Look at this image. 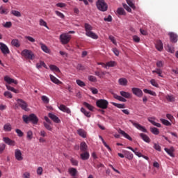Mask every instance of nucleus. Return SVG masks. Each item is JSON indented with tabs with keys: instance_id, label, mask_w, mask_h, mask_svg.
Here are the masks:
<instances>
[{
	"instance_id": "1",
	"label": "nucleus",
	"mask_w": 178,
	"mask_h": 178,
	"mask_svg": "<svg viewBox=\"0 0 178 178\" xmlns=\"http://www.w3.org/2000/svg\"><path fill=\"white\" fill-rule=\"evenodd\" d=\"M84 29L86 31V35L87 37H90V38H92L93 40H98V36L95 33L92 32V26L88 23L84 24Z\"/></svg>"
},
{
	"instance_id": "2",
	"label": "nucleus",
	"mask_w": 178,
	"mask_h": 178,
	"mask_svg": "<svg viewBox=\"0 0 178 178\" xmlns=\"http://www.w3.org/2000/svg\"><path fill=\"white\" fill-rule=\"evenodd\" d=\"M22 119L24 122V123L29 124V122H31L33 124H37L38 123V118H37V115L35 114H31L29 115H24L22 116Z\"/></svg>"
},
{
	"instance_id": "3",
	"label": "nucleus",
	"mask_w": 178,
	"mask_h": 178,
	"mask_svg": "<svg viewBox=\"0 0 178 178\" xmlns=\"http://www.w3.org/2000/svg\"><path fill=\"white\" fill-rule=\"evenodd\" d=\"M22 56L25 58V59L29 60H33V59H35V55L31 50L29 49H24L21 52Z\"/></svg>"
},
{
	"instance_id": "4",
	"label": "nucleus",
	"mask_w": 178,
	"mask_h": 178,
	"mask_svg": "<svg viewBox=\"0 0 178 178\" xmlns=\"http://www.w3.org/2000/svg\"><path fill=\"white\" fill-rule=\"evenodd\" d=\"M96 6L100 12H106L108 10V4L105 2V0H97Z\"/></svg>"
},
{
	"instance_id": "5",
	"label": "nucleus",
	"mask_w": 178,
	"mask_h": 178,
	"mask_svg": "<svg viewBox=\"0 0 178 178\" xmlns=\"http://www.w3.org/2000/svg\"><path fill=\"white\" fill-rule=\"evenodd\" d=\"M59 40L63 45H66L70 42V40H72V35L67 33H62L60 35Z\"/></svg>"
},
{
	"instance_id": "6",
	"label": "nucleus",
	"mask_w": 178,
	"mask_h": 178,
	"mask_svg": "<svg viewBox=\"0 0 178 178\" xmlns=\"http://www.w3.org/2000/svg\"><path fill=\"white\" fill-rule=\"evenodd\" d=\"M96 105L98 108L101 109H107L108 105H109V102L105 99H99L96 102Z\"/></svg>"
},
{
	"instance_id": "7",
	"label": "nucleus",
	"mask_w": 178,
	"mask_h": 178,
	"mask_svg": "<svg viewBox=\"0 0 178 178\" xmlns=\"http://www.w3.org/2000/svg\"><path fill=\"white\" fill-rule=\"evenodd\" d=\"M130 123L136 127V129H138V130H140V131H143V133H147V129H145V127L143 125L134 122L133 120H129Z\"/></svg>"
},
{
	"instance_id": "8",
	"label": "nucleus",
	"mask_w": 178,
	"mask_h": 178,
	"mask_svg": "<svg viewBox=\"0 0 178 178\" xmlns=\"http://www.w3.org/2000/svg\"><path fill=\"white\" fill-rule=\"evenodd\" d=\"M17 102L19 106H20V108H22L23 111H25L26 112H29V108H27L28 106L27 102H26L22 99H17Z\"/></svg>"
},
{
	"instance_id": "9",
	"label": "nucleus",
	"mask_w": 178,
	"mask_h": 178,
	"mask_svg": "<svg viewBox=\"0 0 178 178\" xmlns=\"http://www.w3.org/2000/svg\"><path fill=\"white\" fill-rule=\"evenodd\" d=\"M0 49L3 54V55H8V54H10V51L9 50V48L5 43L0 42Z\"/></svg>"
},
{
	"instance_id": "10",
	"label": "nucleus",
	"mask_w": 178,
	"mask_h": 178,
	"mask_svg": "<svg viewBox=\"0 0 178 178\" xmlns=\"http://www.w3.org/2000/svg\"><path fill=\"white\" fill-rule=\"evenodd\" d=\"M131 90L133 94L134 95H136V97H138L139 98H141V97H143V90H141V89L138 88H133Z\"/></svg>"
},
{
	"instance_id": "11",
	"label": "nucleus",
	"mask_w": 178,
	"mask_h": 178,
	"mask_svg": "<svg viewBox=\"0 0 178 178\" xmlns=\"http://www.w3.org/2000/svg\"><path fill=\"white\" fill-rule=\"evenodd\" d=\"M3 141L7 144L8 145H10L11 147H15L16 145V142L15 140H12L10 138L8 137H3Z\"/></svg>"
},
{
	"instance_id": "12",
	"label": "nucleus",
	"mask_w": 178,
	"mask_h": 178,
	"mask_svg": "<svg viewBox=\"0 0 178 178\" xmlns=\"http://www.w3.org/2000/svg\"><path fill=\"white\" fill-rule=\"evenodd\" d=\"M15 156L17 161H23V156H22V151L19 149H16L15 151Z\"/></svg>"
},
{
	"instance_id": "13",
	"label": "nucleus",
	"mask_w": 178,
	"mask_h": 178,
	"mask_svg": "<svg viewBox=\"0 0 178 178\" xmlns=\"http://www.w3.org/2000/svg\"><path fill=\"white\" fill-rule=\"evenodd\" d=\"M4 81H6V83H7L8 84H12V83H13V84L17 85L18 83L17 80H15L10 78L9 76H4Z\"/></svg>"
},
{
	"instance_id": "14",
	"label": "nucleus",
	"mask_w": 178,
	"mask_h": 178,
	"mask_svg": "<svg viewBox=\"0 0 178 178\" xmlns=\"http://www.w3.org/2000/svg\"><path fill=\"white\" fill-rule=\"evenodd\" d=\"M48 116L50 119H51V120H53V122H54V123H60V120L59 118H58V116L55 115L54 113H49Z\"/></svg>"
},
{
	"instance_id": "15",
	"label": "nucleus",
	"mask_w": 178,
	"mask_h": 178,
	"mask_svg": "<svg viewBox=\"0 0 178 178\" xmlns=\"http://www.w3.org/2000/svg\"><path fill=\"white\" fill-rule=\"evenodd\" d=\"M58 109H60V111H61L62 112H65V113H71V111L70 108H69L67 106H66L64 104H60L58 106Z\"/></svg>"
},
{
	"instance_id": "16",
	"label": "nucleus",
	"mask_w": 178,
	"mask_h": 178,
	"mask_svg": "<svg viewBox=\"0 0 178 178\" xmlns=\"http://www.w3.org/2000/svg\"><path fill=\"white\" fill-rule=\"evenodd\" d=\"M80 154V158L82 159V161H88V159H90V153L88 152H82Z\"/></svg>"
},
{
	"instance_id": "17",
	"label": "nucleus",
	"mask_w": 178,
	"mask_h": 178,
	"mask_svg": "<svg viewBox=\"0 0 178 178\" xmlns=\"http://www.w3.org/2000/svg\"><path fill=\"white\" fill-rule=\"evenodd\" d=\"M171 42H177V34L170 32L168 33Z\"/></svg>"
},
{
	"instance_id": "18",
	"label": "nucleus",
	"mask_w": 178,
	"mask_h": 178,
	"mask_svg": "<svg viewBox=\"0 0 178 178\" xmlns=\"http://www.w3.org/2000/svg\"><path fill=\"white\" fill-rule=\"evenodd\" d=\"M147 120L149 122V123H152L153 126H156V127H161V124L155 122L154 117H149L147 118Z\"/></svg>"
},
{
	"instance_id": "19",
	"label": "nucleus",
	"mask_w": 178,
	"mask_h": 178,
	"mask_svg": "<svg viewBox=\"0 0 178 178\" xmlns=\"http://www.w3.org/2000/svg\"><path fill=\"white\" fill-rule=\"evenodd\" d=\"M68 173L72 176V177H76L77 176V169L74 168H70L68 169Z\"/></svg>"
},
{
	"instance_id": "20",
	"label": "nucleus",
	"mask_w": 178,
	"mask_h": 178,
	"mask_svg": "<svg viewBox=\"0 0 178 178\" xmlns=\"http://www.w3.org/2000/svg\"><path fill=\"white\" fill-rule=\"evenodd\" d=\"M50 80L52 81V83H54V84H63L62 81H60L58 78L55 77V76L50 74Z\"/></svg>"
},
{
	"instance_id": "21",
	"label": "nucleus",
	"mask_w": 178,
	"mask_h": 178,
	"mask_svg": "<svg viewBox=\"0 0 178 178\" xmlns=\"http://www.w3.org/2000/svg\"><path fill=\"white\" fill-rule=\"evenodd\" d=\"M88 148V146L87 145V143H86V142L81 143L80 150L81 152H87Z\"/></svg>"
},
{
	"instance_id": "22",
	"label": "nucleus",
	"mask_w": 178,
	"mask_h": 178,
	"mask_svg": "<svg viewBox=\"0 0 178 178\" xmlns=\"http://www.w3.org/2000/svg\"><path fill=\"white\" fill-rule=\"evenodd\" d=\"M140 136L141 137L142 140H143V141H145V143H151V139L149 138V137H148V136H147V134H140Z\"/></svg>"
},
{
	"instance_id": "23",
	"label": "nucleus",
	"mask_w": 178,
	"mask_h": 178,
	"mask_svg": "<svg viewBox=\"0 0 178 178\" xmlns=\"http://www.w3.org/2000/svg\"><path fill=\"white\" fill-rule=\"evenodd\" d=\"M40 48H41L42 51H43V52H45V54H49L50 50L49 49L48 47H47V45H45L42 42H40Z\"/></svg>"
},
{
	"instance_id": "24",
	"label": "nucleus",
	"mask_w": 178,
	"mask_h": 178,
	"mask_svg": "<svg viewBox=\"0 0 178 178\" xmlns=\"http://www.w3.org/2000/svg\"><path fill=\"white\" fill-rule=\"evenodd\" d=\"M120 94L121 97H123L124 98H127V99L131 98V93L129 92L120 91Z\"/></svg>"
},
{
	"instance_id": "25",
	"label": "nucleus",
	"mask_w": 178,
	"mask_h": 178,
	"mask_svg": "<svg viewBox=\"0 0 178 178\" xmlns=\"http://www.w3.org/2000/svg\"><path fill=\"white\" fill-rule=\"evenodd\" d=\"M118 133H120V134H122V136H123L125 138H127V140H129V141H132L133 138H131L130 137V136H129V134H127V133L124 132V131L120 129Z\"/></svg>"
},
{
	"instance_id": "26",
	"label": "nucleus",
	"mask_w": 178,
	"mask_h": 178,
	"mask_svg": "<svg viewBox=\"0 0 178 178\" xmlns=\"http://www.w3.org/2000/svg\"><path fill=\"white\" fill-rule=\"evenodd\" d=\"M118 133H120V134H122V136H123L125 138H127V140H129V141H132L133 138H131L130 137V136H129V134H127V133L124 132V131L120 129Z\"/></svg>"
},
{
	"instance_id": "27",
	"label": "nucleus",
	"mask_w": 178,
	"mask_h": 178,
	"mask_svg": "<svg viewBox=\"0 0 178 178\" xmlns=\"http://www.w3.org/2000/svg\"><path fill=\"white\" fill-rule=\"evenodd\" d=\"M11 45H13V47H15V48H19L20 47V42L17 39H13L11 41Z\"/></svg>"
},
{
	"instance_id": "28",
	"label": "nucleus",
	"mask_w": 178,
	"mask_h": 178,
	"mask_svg": "<svg viewBox=\"0 0 178 178\" xmlns=\"http://www.w3.org/2000/svg\"><path fill=\"white\" fill-rule=\"evenodd\" d=\"M156 48L158 51H162L163 49V44H162V41L158 40L156 43Z\"/></svg>"
},
{
	"instance_id": "29",
	"label": "nucleus",
	"mask_w": 178,
	"mask_h": 178,
	"mask_svg": "<svg viewBox=\"0 0 178 178\" xmlns=\"http://www.w3.org/2000/svg\"><path fill=\"white\" fill-rule=\"evenodd\" d=\"M78 134L81 137H83V138H86V137H87V132H86V131H84L83 129H79Z\"/></svg>"
},
{
	"instance_id": "30",
	"label": "nucleus",
	"mask_w": 178,
	"mask_h": 178,
	"mask_svg": "<svg viewBox=\"0 0 178 178\" xmlns=\"http://www.w3.org/2000/svg\"><path fill=\"white\" fill-rule=\"evenodd\" d=\"M118 83L120 86H127V79L125 78H120L118 80Z\"/></svg>"
},
{
	"instance_id": "31",
	"label": "nucleus",
	"mask_w": 178,
	"mask_h": 178,
	"mask_svg": "<svg viewBox=\"0 0 178 178\" xmlns=\"http://www.w3.org/2000/svg\"><path fill=\"white\" fill-rule=\"evenodd\" d=\"M165 99H167V101H168V102H175V101L176 100L175 99V96L172 95H167L165 96Z\"/></svg>"
},
{
	"instance_id": "32",
	"label": "nucleus",
	"mask_w": 178,
	"mask_h": 178,
	"mask_svg": "<svg viewBox=\"0 0 178 178\" xmlns=\"http://www.w3.org/2000/svg\"><path fill=\"white\" fill-rule=\"evenodd\" d=\"M49 67L53 72H56V73H60V70H59V67L56 65H51Z\"/></svg>"
},
{
	"instance_id": "33",
	"label": "nucleus",
	"mask_w": 178,
	"mask_h": 178,
	"mask_svg": "<svg viewBox=\"0 0 178 178\" xmlns=\"http://www.w3.org/2000/svg\"><path fill=\"white\" fill-rule=\"evenodd\" d=\"M164 151H165L170 156H173V152L175 151V149L173 147H170V149L165 148Z\"/></svg>"
},
{
	"instance_id": "34",
	"label": "nucleus",
	"mask_w": 178,
	"mask_h": 178,
	"mask_svg": "<svg viewBox=\"0 0 178 178\" xmlns=\"http://www.w3.org/2000/svg\"><path fill=\"white\" fill-rule=\"evenodd\" d=\"M3 129L6 131H12V125L10 123L4 124Z\"/></svg>"
},
{
	"instance_id": "35",
	"label": "nucleus",
	"mask_w": 178,
	"mask_h": 178,
	"mask_svg": "<svg viewBox=\"0 0 178 178\" xmlns=\"http://www.w3.org/2000/svg\"><path fill=\"white\" fill-rule=\"evenodd\" d=\"M153 74L154 73H156L159 76V77H163V75H162V70L161 68H156L155 70L152 71Z\"/></svg>"
},
{
	"instance_id": "36",
	"label": "nucleus",
	"mask_w": 178,
	"mask_h": 178,
	"mask_svg": "<svg viewBox=\"0 0 178 178\" xmlns=\"http://www.w3.org/2000/svg\"><path fill=\"white\" fill-rule=\"evenodd\" d=\"M11 15H13L16 17H22V13L17 10H12Z\"/></svg>"
},
{
	"instance_id": "37",
	"label": "nucleus",
	"mask_w": 178,
	"mask_h": 178,
	"mask_svg": "<svg viewBox=\"0 0 178 178\" xmlns=\"http://www.w3.org/2000/svg\"><path fill=\"white\" fill-rule=\"evenodd\" d=\"M81 112H82V113H83L86 118H91V113L86 111V108H81Z\"/></svg>"
},
{
	"instance_id": "38",
	"label": "nucleus",
	"mask_w": 178,
	"mask_h": 178,
	"mask_svg": "<svg viewBox=\"0 0 178 178\" xmlns=\"http://www.w3.org/2000/svg\"><path fill=\"white\" fill-rule=\"evenodd\" d=\"M143 92L145 94H149V95H152L153 97H156V93L152 90H149L148 89H144Z\"/></svg>"
},
{
	"instance_id": "39",
	"label": "nucleus",
	"mask_w": 178,
	"mask_h": 178,
	"mask_svg": "<svg viewBox=\"0 0 178 178\" xmlns=\"http://www.w3.org/2000/svg\"><path fill=\"white\" fill-rule=\"evenodd\" d=\"M39 24H40V26H43L44 27H46V29H47V30H49V27L47 24V22L44 21V19H40L39 21Z\"/></svg>"
},
{
	"instance_id": "40",
	"label": "nucleus",
	"mask_w": 178,
	"mask_h": 178,
	"mask_svg": "<svg viewBox=\"0 0 178 178\" xmlns=\"http://www.w3.org/2000/svg\"><path fill=\"white\" fill-rule=\"evenodd\" d=\"M6 87L7 88V90H8L9 91H12L13 92H15V94H17V92H19V91L16 89H15V88L9 86V85H6Z\"/></svg>"
},
{
	"instance_id": "41",
	"label": "nucleus",
	"mask_w": 178,
	"mask_h": 178,
	"mask_svg": "<svg viewBox=\"0 0 178 178\" xmlns=\"http://www.w3.org/2000/svg\"><path fill=\"white\" fill-rule=\"evenodd\" d=\"M3 95L6 98H8L9 99H12V98H13V95L9 91L4 92Z\"/></svg>"
},
{
	"instance_id": "42",
	"label": "nucleus",
	"mask_w": 178,
	"mask_h": 178,
	"mask_svg": "<svg viewBox=\"0 0 178 178\" xmlns=\"http://www.w3.org/2000/svg\"><path fill=\"white\" fill-rule=\"evenodd\" d=\"M47 67V65H45V63L44 61H40V63H38L36 64L37 69H41V67Z\"/></svg>"
},
{
	"instance_id": "43",
	"label": "nucleus",
	"mask_w": 178,
	"mask_h": 178,
	"mask_svg": "<svg viewBox=\"0 0 178 178\" xmlns=\"http://www.w3.org/2000/svg\"><path fill=\"white\" fill-rule=\"evenodd\" d=\"M52 124H48L47 122H43V126L45 127L47 130H49V131H52V126H51Z\"/></svg>"
},
{
	"instance_id": "44",
	"label": "nucleus",
	"mask_w": 178,
	"mask_h": 178,
	"mask_svg": "<svg viewBox=\"0 0 178 178\" xmlns=\"http://www.w3.org/2000/svg\"><path fill=\"white\" fill-rule=\"evenodd\" d=\"M150 131L155 136H158V134H159V129L156 127L150 128Z\"/></svg>"
},
{
	"instance_id": "45",
	"label": "nucleus",
	"mask_w": 178,
	"mask_h": 178,
	"mask_svg": "<svg viewBox=\"0 0 178 178\" xmlns=\"http://www.w3.org/2000/svg\"><path fill=\"white\" fill-rule=\"evenodd\" d=\"M41 99L42 101V102H44V104H49V98H48V97L45 96V95H42L41 97Z\"/></svg>"
},
{
	"instance_id": "46",
	"label": "nucleus",
	"mask_w": 178,
	"mask_h": 178,
	"mask_svg": "<svg viewBox=\"0 0 178 178\" xmlns=\"http://www.w3.org/2000/svg\"><path fill=\"white\" fill-rule=\"evenodd\" d=\"M83 105H84V106H86V108L89 109V111H94V106H92L91 104L85 102H83Z\"/></svg>"
},
{
	"instance_id": "47",
	"label": "nucleus",
	"mask_w": 178,
	"mask_h": 178,
	"mask_svg": "<svg viewBox=\"0 0 178 178\" xmlns=\"http://www.w3.org/2000/svg\"><path fill=\"white\" fill-rule=\"evenodd\" d=\"M112 104L113 105V106H116V108H119V109H124L125 108L124 104H117L115 102H113Z\"/></svg>"
},
{
	"instance_id": "48",
	"label": "nucleus",
	"mask_w": 178,
	"mask_h": 178,
	"mask_svg": "<svg viewBox=\"0 0 178 178\" xmlns=\"http://www.w3.org/2000/svg\"><path fill=\"white\" fill-rule=\"evenodd\" d=\"M26 138L28 140H29V141H31V140H33V131H28L26 133Z\"/></svg>"
},
{
	"instance_id": "49",
	"label": "nucleus",
	"mask_w": 178,
	"mask_h": 178,
	"mask_svg": "<svg viewBox=\"0 0 178 178\" xmlns=\"http://www.w3.org/2000/svg\"><path fill=\"white\" fill-rule=\"evenodd\" d=\"M160 120L165 126H172V124L168 120L161 119Z\"/></svg>"
},
{
	"instance_id": "50",
	"label": "nucleus",
	"mask_w": 178,
	"mask_h": 178,
	"mask_svg": "<svg viewBox=\"0 0 178 178\" xmlns=\"http://www.w3.org/2000/svg\"><path fill=\"white\" fill-rule=\"evenodd\" d=\"M125 156H126V158H127V159H129V161H131V159H133L134 156L130 152L127 151L125 153Z\"/></svg>"
},
{
	"instance_id": "51",
	"label": "nucleus",
	"mask_w": 178,
	"mask_h": 178,
	"mask_svg": "<svg viewBox=\"0 0 178 178\" xmlns=\"http://www.w3.org/2000/svg\"><path fill=\"white\" fill-rule=\"evenodd\" d=\"M8 9L4 8L3 6L0 7V13L1 15H8Z\"/></svg>"
},
{
	"instance_id": "52",
	"label": "nucleus",
	"mask_w": 178,
	"mask_h": 178,
	"mask_svg": "<svg viewBox=\"0 0 178 178\" xmlns=\"http://www.w3.org/2000/svg\"><path fill=\"white\" fill-rule=\"evenodd\" d=\"M117 13H118V15H126V12L124 11V9H123V8H120L117 10Z\"/></svg>"
},
{
	"instance_id": "53",
	"label": "nucleus",
	"mask_w": 178,
	"mask_h": 178,
	"mask_svg": "<svg viewBox=\"0 0 178 178\" xmlns=\"http://www.w3.org/2000/svg\"><path fill=\"white\" fill-rule=\"evenodd\" d=\"M76 84L79 86V87H86V83L80 79L76 80Z\"/></svg>"
},
{
	"instance_id": "54",
	"label": "nucleus",
	"mask_w": 178,
	"mask_h": 178,
	"mask_svg": "<svg viewBox=\"0 0 178 178\" xmlns=\"http://www.w3.org/2000/svg\"><path fill=\"white\" fill-rule=\"evenodd\" d=\"M70 162L73 166H79V161L73 158L70 159Z\"/></svg>"
},
{
	"instance_id": "55",
	"label": "nucleus",
	"mask_w": 178,
	"mask_h": 178,
	"mask_svg": "<svg viewBox=\"0 0 178 178\" xmlns=\"http://www.w3.org/2000/svg\"><path fill=\"white\" fill-rule=\"evenodd\" d=\"M115 99H118V101H121V102H126V101H127L123 97L119 96V95L115 96Z\"/></svg>"
},
{
	"instance_id": "56",
	"label": "nucleus",
	"mask_w": 178,
	"mask_h": 178,
	"mask_svg": "<svg viewBox=\"0 0 178 178\" xmlns=\"http://www.w3.org/2000/svg\"><path fill=\"white\" fill-rule=\"evenodd\" d=\"M127 3L130 6V8H132V9H136V6L131 0H127Z\"/></svg>"
},
{
	"instance_id": "57",
	"label": "nucleus",
	"mask_w": 178,
	"mask_h": 178,
	"mask_svg": "<svg viewBox=\"0 0 178 178\" xmlns=\"http://www.w3.org/2000/svg\"><path fill=\"white\" fill-rule=\"evenodd\" d=\"M150 83L152 86H153L154 87H156V88H159V84H158V83L156 82V81H155V79H152L150 81Z\"/></svg>"
},
{
	"instance_id": "58",
	"label": "nucleus",
	"mask_w": 178,
	"mask_h": 178,
	"mask_svg": "<svg viewBox=\"0 0 178 178\" xmlns=\"http://www.w3.org/2000/svg\"><path fill=\"white\" fill-rule=\"evenodd\" d=\"M167 50L168 52H170L171 54L175 53V47H173L169 44L167 46Z\"/></svg>"
},
{
	"instance_id": "59",
	"label": "nucleus",
	"mask_w": 178,
	"mask_h": 178,
	"mask_svg": "<svg viewBox=\"0 0 178 178\" xmlns=\"http://www.w3.org/2000/svg\"><path fill=\"white\" fill-rule=\"evenodd\" d=\"M154 149L159 151V152H161V145H159V144L158 143H154Z\"/></svg>"
},
{
	"instance_id": "60",
	"label": "nucleus",
	"mask_w": 178,
	"mask_h": 178,
	"mask_svg": "<svg viewBox=\"0 0 178 178\" xmlns=\"http://www.w3.org/2000/svg\"><path fill=\"white\" fill-rule=\"evenodd\" d=\"M116 65V62L115 61H109L107 63V66L108 67H113V66Z\"/></svg>"
},
{
	"instance_id": "61",
	"label": "nucleus",
	"mask_w": 178,
	"mask_h": 178,
	"mask_svg": "<svg viewBox=\"0 0 178 178\" xmlns=\"http://www.w3.org/2000/svg\"><path fill=\"white\" fill-rule=\"evenodd\" d=\"M3 27L6 29H10L12 27V22H7L6 24H3Z\"/></svg>"
},
{
	"instance_id": "62",
	"label": "nucleus",
	"mask_w": 178,
	"mask_h": 178,
	"mask_svg": "<svg viewBox=\"0 0 178 178\" xmlns=\"http://www.w3.org/2000/svg\"><path fill=\"white\" fill-rule=\"evenodd\" d=\"M55 13L57 16H58V17H60V19H65V15H63V13L59 11H56Z\"/></svg>"
},
{
	"instance_id": "63",
	"label": "nucleus",
	"mask_w": 178,
	"mask_h": 178,
	"mask_svg": "<svg viewBox=\"0 0 178 178\" xmlns=\"http://www.w3.org/2000/svg\"><path fill=\"white\" fill-rule=\"evenodd\" d=\"M156 66L160 69V67H163V62L162 60H159L156 62Z\"/></svg>"
},
{
	"instance_id": "64",
	"label": "nucleus",
	"mask_w": 178,
	"mask_h": 178,
	"mask_svg": "<svg viewBox=\"0 0 178 178\" xmlns=\"http://www.w3.org/2000/svg\"><path fill=\"white\" fill-rule=\"evenodd\" d=\"M42 172H43L42 167H38V168L37 169L38 175L41 176V175H42Z\"/></svg>"
}]
</instances>
